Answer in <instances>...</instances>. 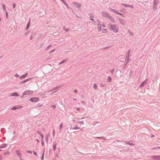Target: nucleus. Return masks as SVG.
<instances>
[{
  "label": "nucleus",
  "mask_w": 160,
  "mask_h": 160,
  "mask_svg": "<svg viewBox=\"0 0 160 160\" xmlns=\"http://www.w3.org/2000/svg\"><path fill=\"white\" fill-rule=\"evenodd\" d=\"M108 26L110 27L111 29L114 32H118V28H117L115 25H112L111 24H109Z\"/></svg>",
  "instance_id": "nucleus-1"
},
{
  "label": "nucleus",
  "mask_w": 160,
  "mask_h": 160,
  "mask_svg": "<svg viewBox=\"0 0 160 160\" xmlns=\"http://www.w3.org/2000/svg\"><path fill=\"white\" fill-rule=\"evenodd\" d=\"M153 9L155 11L157 9V6L159 3V0H153Z\"/></svg>",
  "instance_id": "nucleus-2"
},
{
  "label": "nucleus",
  "mask_w": 160,
  "mask_h": 160,
  "mask_svg": "<svg viewBox=\"0 0 160 160\" xmlns=\"http://www.w3.org/2000/svg\"><path fill=\"white\" fill-rule=\"evenodd\" d=\"M33 93V91L31 90H27L23 93L22 95H28Z\"/></svg>",
  "instance_id": "nucleus-3"
},
{
  "label": "nucleus",
  "mask_w": 160,
  "mask_h": 160,
  "mask_svg": "<svg viewBox=\"0 0 160 160\" xmlns=\"http://www.w3.org/2000/svg\"><path fill=\"white\" fill-rule=\"evenodd\" d=\"M38 98L33 97L30 99L29 101L32 102H36L39 100Z\"/></svg>",
  "instance_id": "nucleus-4"
},
{
  "label": "nucleus",
  "mask_w": 160,
  "mask_h": 160,
  "mask_svg": "<svg viewBox=\"0 0 160 160\" xmlns=\"http://www.w3.org/2000/svg\"><path fill=\"white\" fill-rule=\"evenodd\" d=\"M58 145V142L54 141L53 142V150L54 151H55L56 150V148L57 146Z\"/></svg>",
  "instance_id": "nucleus-5"
},
{
  "label": "nucleus",
  "mask_w": 160,
  "mask_h": 160,
  "mask_svg": "<svg viewBox=\"0 0 160 160\" xmlns=\"http://www.w3.org/2000/svg\"><path fill=\"white\" fill-rule=\"evenodd\" d=\"M151 158L153 159L160 160V156H153L151 157Z\"/></svg>",
  "instance_id": "nucleus-6"
},
{
  "label": "nucleus",
  "mask_w": 160,
  "mask_h": 160,
  "mask_svg": "<svg viewBox=\"0 0 160 160\" xmlns=\"http://www.w3.org/2000/svg\"><path fill=\"white\" fill-rule=\"evenodd\" d=\"M89 15L90 16V19L93 22H95V21L93 18H94V16H93L92 14V13H90L89 14Z\"/></svg>",
  "instance_id": "nucleus-7"
},
{
  "label": "nucleus",
  "mask_w": 160,
  "mask_h": 160,
  "mask_svg": "<svg viewBox=\"0 0 160 160\" xmlns=\"http://www.w3.org/2000/svg\"><path fill=\"white\" fill-rule=\"evenodd\" d=\"M121 5L126 7H129L132 8H134L132 6L130 5H127L125 4H121Z\"/></svg>",
  "instance_id": "nucleus-8"
},
{
  "label": "nucleus",
  "mask_w": 160,
  "mask_h": 160,
  "mask_svg": "<svg viewBox=\"0 0 160 160\" xmlns=\"http://www.w3.org/2000/svg\"><path fill=\"white\" fill-rule=\"evenodd\" d=\"M147 80L145 81H143V82H142L141 84L139 85V87H143L147 83V82L146 81Z\"/></svg>",
  "instance_id": "nucleus-9"
},
{
  "label": "nucleus",
  "mask_w": 160,
  "mask_h": 160,
  "mask_svg": "<svg viewBox=\"0 0 160 160\" xmlns=\"http://www.w3.org/2000/svg\"><path fill=\"white\" fill-rule=\"evenodd\" d=\"M118 19L121 25H122L123 26H124L125 25V23L123 22V20L122 18H119Z\"/></svg>",
  "instance_id": "nucleus-10"
},
{
  "label": "nucleus",
  "mask_w": 160,
  "mask_h": 160,
  "mask_svg": "<svg viewBox=\"0 0 160 160\" xmlns=\"http://www.w3.org/2000/svg\"><path fill=\"white\" fill-rule=\"evenodd\" d=\"M102 14L103 16L104 17H108V16H109L108 15V13L106 12H102Z\"/></svg>",
  "instance_id": "nucleus-11"
},
{
  "label": "nucleus",
  "mask_w": 160,
  "mask_h": 160,
  "mask_svg": "<svg viewBox=\"0 0 160 160\" xmlns=\"http://www.w3.org/2000/svg\"><path fill=\"white\" fill-rule=\"evenodd\" d=\"M30 22L29 21L27 24L26 27V28L25 29V30H27L29 29V28L30 27Z\"/></svg>",
  "instance_id": "nucleus-12"
},
{
  "label": "nucleus",
  "mask_w": 160,
  "mask_h": 160,
  "mask_svg": "<svg viewBox=\"0 0 160 160\" xmlns=\"http://www.w3.org/2000/svg\"><path fill=\"white\" fill-rule=\"evenodd\" d=\"M28 73L24 74L21 76L19 77V79H22V78H25L28 75Z\"/></svg>",
  "instance_id": "nucleus-13"
},
{
  "label": "nucleus",
  "mask_w": 160,
  "mask_h": 160,
  "mask_svg": "<svg viewBox=\"0 0 160 160\" xmlns=\"http://www.w3.org/2000/svg\"><path fill=\"white\" fill-rule=\"evenodd\" d=\"M7 146V144L6 143L2 144L0 146V148H5Z\"/></svg>",
  "instance_id": "nucleus-14"
},
{
  "label": "nucleus",
  "mask_w": 160,
  "mask_h": 160,
  "mask_svg": "<svg viewBox=\"0 0 160 160\" xmlns=\"http://www.w3.org/2000/svg\"><path fill=\"white\" fill-rule=\"evenodd\" d=\"M16 152L18 157H21V156H22V154L19 150H17L16 151Z\"/></svg>",
  "instance_id": "nucleus-15"
},
{
  "label": "nucleus",
  "mask_w": 160,
  "mask_h": 160,
  "mask_svg": "<svg viewBox=\"0 0 160 160\" xmlns=\"http://www.w3.org/2000/svg\"><path fill=\"white\" fill-rule=\"evenodd\" d=\"M11 96H18V94L17 92H14L11 94Z\"/></svg>",
  "instance_id": "nucleus-16"
},
{
  "label": "nucleus",
  "mask_w": 160,
  "mask_h": 160,
  "mask_svg": "<svg viewBox=\"0 0 160 160\" xmlns=\"http://www.w3.org/2000/svg\"><path fill=\"white\" fill-rule=\"evenodd\" d=\"M108 18L112 21L113 22H114L115 21L114 20V18H113L111 16H108Z\"/></svg>",
  "instance_id": "nucleus-17"
},
{
  "label": "nucleus",
  "mask_w": 160,
  "mask_h": 160,
  "mask_svg": "<svg viewBox=\"0 0 160 160\" xmlns=\"http://www.w3.org/2000/svg\"><path fill=\"white\" fill-rule=\"evenodd\" d=\"M73 4L75 6L78 8H79L81 6L80 4H79L78 3L76 2H74Z\"/></svg>",
  "instance_id": "nucleus-18"
},
{
  "label": "nucleus",
  "mask_w": 160,
  "mask_h": 160,
  "mask_svg": "<svg viewBox=\"0 0 160 160\" xmlns=\"http://www.w3.org/2000/svg\"><path fill=\"white\" fill-rule=\"evenodd\" d=\"M30 79V78H29L28 79L24 80H23L20 83L21 84L22 83H24L26 82H27V81H28Z\"/></svg>",
  "instance_id": "nucleus-19"
},
{
  "label": "nucleus",
  "mask_w": 160,
  "mask_h": 160,
  "mask_svg": "<svg viewBox=\"0 0 160 160\" xmlns=\"http://www.w3.org/2000/svg\"><path fill=\"white\" fill-rule=\"evenodd\" d=\"M98 31H100L101 30V23H99L98 24Z\"/></svg>",
  "instance_id": "nucleus-20"
},
{
  "label": "nucleus",
  "mask_w": 160,
  "mask_h": 160,
  "mask_svg": "<svg viewBox=\"0 0 160 160\" xmlns=\"http://www.w3.org/2000/svg\"><path fill=\"white\" fill-rule=\"evenodd\" d=\"M129 58L126 57L125 59V62H126V64H128L129 62Z\"/></svg>",
  "instance_id": "nucleus-21"
},
{
  "label": "nucleus",
  "mask_w": 160,
  "mask_h": 160,
  "mask_svg": "<svg viewBox=\"0 0 160 160\" xmlns=\"http://www.w3.org/2000/svg\"><path fill=\"white\" fill-rule=\"evenodd\" d=\"M127 144L130 145H135L134 142H132V141L128 142L127 143Z\"/></svg>",
  "instance_id": "nucleus-22"
},
{
  "label": "nucleus",
  "mask_w": 160,
  "mask_h": 160,
  "mask_svg": "<svg viewBox=\"0 0 160 160\" xmlns=\"http://www.w3.org/2000/svg\"><path fill=\"white\" fill-rule=\"evenodd\" d=\"M60 87H61L60 86H56V87H54L53 88H52V90H57L58 88H60Z\"/></svg>",
  "instance_id": "nucleus-23"
},
{
  "label": "nucleus",
  "mask_w": 160,
  "mask_h": 160,
  "mask_svg": "<svg viewBox=\"0 0 160 160\" xmlns=\"http://www.w3.org/2000/svg\"><path fill=\"white\" fill-rule=\"evenodd\" d=\"M67 60H68V59L63 60L61 62H60V63H59V64L61 65L62 64H63V63H64V62H66Z\"/></svg>",
  "instance_id": "nucleus-24"
},
{
  "label": "nucleus",
  "mask_w": 160,
  "mask_h": 160,
  "mask_svg": "<svg viewBox=\"0 0 160 160\" xmlns=\"http://www.w3.org/2000/svg\"><path fill=\"white\" fill-rule=\"evenodd\" d=\"M18 108H18L16 106H14L12 108L11 110H15Z\"/></svg>",
  "instance_id": "nucleus-25"
},
{
  "label": "nucleus",
  "mask_w": 160,
  "mask_h": 160,
  "mask_svg": "<svg viewBox=\"0 0 160 160\" xmlns=\"http://www.w3.org/2000/svg\"><path fill=\"white\" fill-rule=\"evenodd\" d=\"M48 135L47 134L45 136V139H46V141L47 143H48Z\"/></svg>",
  "instance_id": "nucleus-26"
},
{
  "label": "nucleus",
  "mask_w": 160,
  "mask_h": 160,
  "mask_svg": "<svg viewBox=\"0 0 160 160\" xmlns=\"http://www.w3.org/2000/svg\"><path fill=\"white\" fill-rule=\"evenodd\" d=\"M109 9L110 10L111 12H112L113 13H114L115 12V10H114L113 9H112L111 8H110V7L109 8Z\"/></svg>",
  "instance_id": "nucleus-27"
},
{
  "label": "nucleus",
  "mask_w": 160,
  "mask_h": 160,
  "mask_svg": "<svg viewBox=\"0 0 160 160\" xmlns=\"http://www.w3.org/2000/svg\"><path fill=\"white\" fill-rule=\"evenodd\" d=\"M63 29L64 31H65L66 32H68L69 30V29L68 28H66L64 27L63 28Z\"/></svg>",
  "instance_id": "nucleus-28"
},
{
  "label": "nucleus",
  "mask_w": 160,
  "mask_h": 160,
  "mask_svg": "<svg viewBox=\"0 0 160 160\" xmlns=\"http://www.w3.org/2000/svg\"><path fill=\"white\" fill-rule=\"evenodd\" d=\"M67 7L68 9H69V7L68 5L65 2H63V3Z\"/></svg>",
  "instance_id": "nucleus-29"
},
{
  "label": "nucleus",
  "mask_w": 160,
  "mask_h": 160,
  "mask_svg": "<svg viewBox=\"0 0 160 160\" xmlns=\"http://www.w3.org/2000/svg\"><path fill=\"white\" fill-rule=\"evenodd\" d=\"M93 88L96 90L97 89V85L96 83L94 84Z\"/></svg>",
  "instance_id": "nucleus-30"
},
{
  "label": "nucleus",
  "mask_w": 160,
  "mask_h": 160,
  "mask_svg": "<svg viewBox=\"0 0 160 160\" xmlns=\"http://www.w3.org/2000/svg\"><path fill=\"white\" fill-rule=\"evenodd\" d=\"M80 128V127H78L77 126H76L75 127H74L72 128V129L73 130H76L77 129H79Z\"/></svg>",
  "instance_id": "nucleus-31"
},
{
  "label": "nucleus",
  "mask_w": 160,
  "mask_h": 160,
  "mask_svg": "<svg viewBox=\"0 0 160 160\" xmlns=\"http://www.w3.org/2000/svg\"><path fill=\"white\" fill-rule=\"evenodd\" d=\"M51 47V45H48L47 47H46L45 49L46 50H47L50 47Z\"/></svg>",
  "instance_id": "nucleus-32"
},
{
  "label": "nucleus",
  "mask_w": 160,
  "mask_h": 160,
  "mask_svg": "<svg viewBox=\"0 0 160 160\" xmlns=\"http://www.w3.org/2000/svg\"><path fill=\"white\" fill-rule=\"evenodd\" d=\"M112 78L110 76H108V81L109 82H111Z\"/></svg>",
  "instance_id": "nucleus-33"
},
{
  "label": "nucleus",
  "mask_w": 160,
  "mask_h": 160,
  "mask_svg": "<svg viewBox=\"0 0 160 160\" xmlns=\"http://www.w3.org/2000/svg\"><path fill=\"white\" fill-rule=\"evenodd\" d=\"M2 7L3 8L4 10L5 11H6V6L4 4L2 5Z\"/></svg>",
  "instance_id": "nucleus-34"
},
{
  "label": "nucleus",
  "mask_w": 160,
  "mask_h": 160,
  "mask_svg": "<svg viewBox=\"0 0 160 160\" xmlns=\"http://www.w3.org/2000/svg\"><path fill=\"white\" fill-rule=\"evenodd\" d=\"M5 14H6V18H8V13L7 11H6Z\"/></svg>",
  "instance_id": "nucleus-35"
},
{
  "label": "nucleus",
  "mask_w": 160,
  "mask_h": 160,
  "mask_svg": "<svg viewBox=\"0 0 160 160\" xmlns=\"http://www.w3.org/2000/svg\"><path fill=\"white\" fill-rule=\"evenodd\" d=\"M62 126H63L62 123H61V124H60V127H59V129H60V130H61V129L62 128Z\"/></svg>",
  "instance_id": "nucleus-36"
},
{
  "label": "nucleus",
  "mask_w": 160,
  "mask_h": 160,
  "mask_svg": "<svg viewBox=\"0 0 160 160\" xmlns=\"http://www.w3.org/2000/svg\"><path fill=\"white\" fill-rule=\"evenodd\" d=\"M44 152H43L42 154V157L41 158V160H42L44 158Z\"/></svg>",
  "instance_id": "nucleus-37"
},
{
  "label": "nucleus",
  "mask_w": 160,
  "mask_h": 160,
  "mask_svg": "<svg viewBox=\"0 0 160 160\" xmlns=\"http://www.w3.org/2000/svg\"><path fill=\"white\" fill-rule=\"evenodd\" d=\"M13 8H14L16 6V4L15 3H13L12 4Z\"/></svg>",
  "instance_id": "nucleus-38"
},
{
  "label": "nucleus",
  "mask_w": 160,
  "mask_h": 160,
  "mask_svg": "<svg viewBox=\"0 0 160 160\" xmlns=\"http://www.w3.org/2000/svg\"><path fill=\"white\" fill-rule=\"evenodd\" d=\"M114 69H112L111 70H110V72L111 73H112L114 72Z\"/></svg>",
  "instance_id": "nucleus-39"
},
{
  "label": "nucleus",
  "mask_w": 160,
  "mask_h": 160,
  "mask_svg": "<svg viewBox=\"0 0 160 160\" xmlns=\"http://www.w3.org/2000/svg\"><path fill=\"white\" fill-rule=\"evenodd\" d=\"M99 85L101 87H103L104 86V85L102 83H100L99 84Z\"/></svg>",
  "instance_id": "nucleus-40"
},
{
  "label": "nucleus",
  "mask_w": 160,
  "mask_h": 160,
  "mask_svg": "<svg viewBox=\"0 0 160 160\" xmlns=\"http://www.w3.org/2000/svg\"><path fill=\"white\" fill-rule=\"evenodd\" d=\"M97 138H102L103 139L106 140L105 138L104 137H97Z\"/></svg>",
  "instance_id": "nucleus-41"
},
{
  "label": "nucleus",
  "mask_w": 160,
  "mask_h": 160,
  "mask_svg": "<svg viewBox=\"0 0 160 160\" xmlns=\"http://www.w3.org/2000/svg\"><path fill=\"white\" fill-rule=\"evenodd\" d=\"M55 49H53L51 51H50L49 52V54H51V53H52V52H53L55 51Z\"/></svg>",
  "instance_id": "nucleus-42"
},
{
  "label": "nucleus",
  "mask_w": 160,
  "mask_h": 160,
  "mask_svg": "<svg viewBox=\"0 0 160 160\" xmlns=\"http://www.w3.org/2000/svg\"><path fill=\"white\" fill-rule=\"evenodd\" d=\"M41 143L42 145L43 146L44 144V142L43 140H42L41 141Z\"/></svg>",
  "instance_id": "nucleus-43"
},
{
  "label": "nucleus",
  "mask_w": 160,
  "mask_h": 160,
  "mask_svg": "<svg viewBox=\"0 0 160 160\" xmlns=\"http://www.w3.org/2000/svg\"><path fill=\"white\" fill-rule=\"evenodd\" d=\"M154 149H160V146H158L157 147V148H154Z\"/></svg>",
  "instance_id": "nucleus-44"
},
{
  "label": "nucleus",
  "mask_w": 160,
  "mask_h": 160,
  "mask_svg": "<svg viewBox=\"0 0 160 160\" xmlns=\"http://www.w3.org/2000/svg\"><path fill=\"white\" fill-rule=\"evenodd\" d=\"M129 56H130V55L129 54H128L127 53H126V57L129 58Z\"/></svg>",
  "instance_id": "nucleus-45"
},
{
  "label": "nucleus",
  "mask_w": 160,
  "mask_h": 160,
  "mask_svg": "<svg viewBox=\"0 0 160 160\" xmlns=\"http://www.w3.org/2000/svg\"><path fill=\"white\" fill-rule=\"evenodd\" d=\"M52 107L53 108V109H54L56 108V106L55 105H52Z\"/></svg>",
  "instance_id": "nucleus-46"
},
{
  "label": "nucleus",
  "mask_w": 160,
  "mask_h": 160,
  "mask_svg": "<svg viewBox=\"0 0 160 160\" xmlns=\"http://www.w3.org/2000/svg\"><path fill=\"white\" fill-rule=\"evenodd\" d=\"M129 34H131V36H133L134 35V34L132 32H128Z\"/></svg>",
  "instance_id": "nucleus-47"
},
{
  "label": "nucleus",
  "mask_w": 160,
  "mask_h": 160,
  "mask_svg": "<svg viewBox=\"0 0 160 160\" xmlns=\"http://www.w3.org/2000/svg\"><path fill=\"white\" fill-rule=\"evenodd\" d=\"M127 54H129V55H130V49H129V50L128 51V52H127Z\"/></svg>",
  "instance_id": "nucleus-48"
},
{
  "label": "nucleus",
  "mask_w": 160,
  "mask_h": 160,
  "mask_svg": "<svg viewBox=\"0 0 160 160\" xmlns=\"http://www.w3.org/2000/svg\"><path fill=\"white\" fill-rule=\"evenodd\" d=\"M15 76L17 78H18L19 76L18 74H16L15 75Z\"/></svg>",
  "instance_id": "nucleus-49"
},
{
  "label": "nucleus",
  "mask_w": 160,
  "mask_h": 160,
  "mask_svg": "<svg viewBox=\"0 0 160 160\" xmlns=\"http://www.w3.org/2000/svg\"><path fill=\"white\" fill-rule=\"evenodd\" d=\"M118 14L120 15L122 17H123L124 16V15L121 13H119V14Z\"/></svg>",
  "instance_id": "nucleus-50"
},
{
  "label": "nucleus",
  "mask_w": 160,
  "mask_h": 160,
  "mask_svg": "<svg viewBox=\"0 0 160 160\" xmlns=\"http://www.w3.org/2000/svg\"><path fill=\"white\" fill-rule=\"evenodd\" d=\"M27 152L30 153H32V152L31 151H27Z\"/></svg>",
  "instance_id": "nucleus-51"
},
{
  "label": "nucleus",
  "mask_w": 160,
  "mask_h": 160,
  "mask_svg": "<svg viewBox=\"0 0 160 160\" xmlns=\"http://www.w3.org/2000/svg\"><path fill=\"white\" fill-rule=\"evenodd\" d=\"M54 132H55V130H53V132H52L53 136H55Z\"/></svg>",
  "instance_id": "nucleus-52"
},
{
  "label": "nucleus",
  "mask_w": 160,
  "mask_h": 160,
  "mask_svg": "<svg viewBox=\"0 0 160 160\" xmlns=\"http://www.w3.org/2000/svg\"><path fill=\"white\" fill-rule=\"evenodd\" d=\"M119 12H118L117 11H116V10H115V11L114 12V13H117V14H119Z\"/></svg>",
  "instance_id": "nucleus-53"
},
{
  "label": "nucleus",
  "mask_w": 160,
  "mask_h": 160,
  "mask_svg": "<svg viewBox=\"0 0 160 160\" xmlns=\"http://www.w3.org/2000/svg\"><path fill=\"white\" fill-rule=\"evenodd\" d=\"M9 154V152H6L4 153V155H7V154Z\"/></svg>",
  "instance_id": "nucleus-54"
},
{
  "label": "nucleus",
  "mask_w": 160,
  "mask_h": 160,
  "mask_svg": "<svg viewBox=\"0 0 160 160\" xmlns=\"http://www.w3.org/2000/svg\"><path fill=\"white\" fill-rule=\"evenodd\" d=\"M33 153H34V154L35 155H36L37 156V152H35V151H34L33 152Z\"/></svg>",
  "instance_id": "nucleus-55"
},
{
  "label": "nucleus",
  "mask_w": 160,
  "mask_h": 160,
  "mask_svg": "<svg viewBox=\"0 0 160 160\" xmlns=\"http://www.w3.org/2000/svg\"><path fill=\"white\" fill-rule=\"evenodd\" d=\"M80 123L81 124H82L84 123V122H83V121H80Z\"/></svg>",
  "instance_id": "nucleus-56"
},
{
  "label": "nucleus",
  "mask_w": 160,
  "mask_h": 160,
  "mask_svg": "<svg viewBox=\"0 0 160 160\" xmlns=\"http://www.w3.org/2000/svg\"><path fill=\"white\" fill-rule=\"evenodd\" d=\"M41 138L42 139L43 138V136L42 135V134H41Z\"/></svg>",
  "instance_id": "nucleus-57"
},
{
  "label": "nucleus",
  "mask_w": 160,
  "mask_h": 160,
  "mask_svg": "<svg viewBox=\"0 0 160 160\" xmlns=\"http://www.w3.org/2000/svg\"><path fill=\"white\" fill-rule=\"evenodd\" d=\"M81 102L82 104H84L85 103V101H82Z\"/></svg>",
  "instance_id": "nucleus-58"
},
{
  "label": "nucleus",
  "mask_w": 160,
  "mask_h": 160,
  "mask_svg": "<svg viewBox=\"0 0 160 160\" xmlns=\"http://www.w3.org/2000/svg\"><path fill=\"white\" fill-rule=\"evenodd\" d=\"M74 92L75 93H77L78 92L77 90H74Z\"/></svg>",
  "instance_id": "nucleus-59"
},
{
  "label": "nucleus",
  "mask_w": 160,
  "mask_h": 160,
  "mask_svg": "<svg viewBox=\"0 0 160 160\" xmlns=\"http://www.w3.org/2000/svg\"><path fill=\"white\" fill-rule=\"evenodd\" d=\"M19 158L20 159V160H22V156H21V157H19Z\"/></svg>",
  "instance_id": "nucleus-60"
},
{
  "label": "nucleus",
  "mask_w": 160,
  "mask_h": 160,
  "mask_svg": "<svg viewBox=\"0 0 160 160\" xmlns=\"http://www.w3.org/2000/svg\"><path fill=\"white\" fill-rule=\"evenodd\" d=\"M102 27L103 28H105L106 27V26L104 24H102Z\"/></svg>",
  "instance_id": "nucleus-61"
},
{
  "label": "nucleus",
  "mask_w": 160,
  "mask_h": 160,
  "mask_svg": "<svg viewBox=\"0 0 160 160\" xmlns=\"http://www.w3.org/2000/svg\"><path fill=\"white\" fill-rule=\"evenodd\" d=\"M155 137V136L154 135H153V134L151 136V138H153V137Z\"/></svg>",
  "instance_id": "nucleus-62"
},
{
  "label": "nucleus",
  "mask_w": 160,
  "mask_h": 160,
  "mask_svg": "<svg viewBox=\"0 0 160 160\" xmlns=\"http://www.w3.org/2000/svg\"><path fill=\"white\" fill-rule=\"evenodd\" d=\"M97 21L99 23H100V22L99 20H98V19L97 20Z\"/></svg>",
  "instance_id": "nucleus-63"
},
{
  "label": "nucleus",
  "mask_w": 160,
  "mask_h": 160,
  "mask_svg": "<svg viewBox=\"0 0 160 160\" xmlns=\"http://www.w3.org/2000/svg\"><path fill=\"white\" fill-rule=\"evenodd\" d=\"M80 110V109L79 108H78L77 109V110L78 111H79Z\"/></svg>",
  "instance_id": "nucleus-64"
}]
</instances>
